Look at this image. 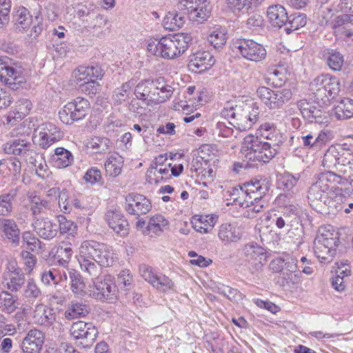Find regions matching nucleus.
Segmentation results:
<instances>
[{"label": "nucleus", "mask_w": 353, "mask_h": 353, "mask_svg": "<svg viewBox=\"0 0 353 353\" xmlns=\"http://www.w3.org/2000/svg\"><path fill=\"white\" fill-rule=\"evenodd\" d=\"M192 40L188 33H179L160 39L150 38L147 41V49L156 57L174 59L187 50Z\"/></svg>", "instance_id": "3"}, {"label": "nucleus", "mask_w": 353, "mask_h": 353, "mask_svg": "<svg viewBox=\"0 0 353 353\" xmlns=\"http://www.w3.org/2000/svg\"><path fill=\"white\" fill-rule=\"evenodd\" d=\"M214 57L208 51H196L189 57L188 68L195 73H201L210 68L214 63Z\"/></svg>", "instance_id": "22"}, {"label": "nucleus", "mask_w": 353, "mask_h": 353, "mask_svg": "<svg viewBox=\"0 0 353 353\" xmlns=\"http://www.w3.org/2000/svg\"><path fill=\"white\" fill-rule=\"evenodd\" d=\"M77 259L82 271L90 276H97L101 271V266H110L114 261L113 252L106 245L93 240L81 243Z\"/></svg>", "instance_id": "2"}, {"label": "nucleus", "mask_w": 353, "mask_h": 353, "mask_svg": "<svg viewBox=\"0 0 353 353\" xmlns=\"http://www.w3.org/2000/svg\"><path fill=\"white\" fill-rule=\"evenodd\" d=\"M21 257L25 266V271L28 274H31L37 262V257L27 250L21 251Z\"/></svg>", "instance_id": "63"}, {"label": "nucleus", "mask_w": 353, "mask_h": 353, "mask_svg": "<svg viewBox=\"0 0 353 353\" xmlns=\"http://www.w3.org/2000/svg\"><path fill=\"white\" fill-rule=\"evenodd\" d=\"M34 232L45 240H51L58 232V227L55 223L48 218L37 219L32 223Z\"/></svg>", "instance_id": "25"}, {"label": "nucleus", "mask_w": 353, "mask_h": 353, "mask_svg": "<svg viewBox=\"0 0 353 353\" xmlns=\"http://www.w3.org/2000/svg\"><path fill=\"white\" fill-rule=\"evenodd\" d=\"M297 107L303 117L310 122L314 120L316 122H321L319 117H321V110L312 105L307 100L302 99L297 102Z\"/></svg>", "instance_id": "40"}, {"label": "nucleus", "mask_w": 353, "mask_h": 353, "mask_svg": "<svg viewBox=\"0 0 353 353\" xmlns=\"http://www.w3.org/2000/svg\"><path fill=\"white\" fill-rule=\"evenodd\" d=\"M123 163V158L118 153L110 154L105 163L106 174L112 177L119 176L121 172Z\"/></svg>", "instance_id": "36"}, {"label": "nucleus", "mask_w": 353, "mask_h": 353, "mask_svg": "<svg viewBox=\"0 0 353 353\" xmlns=\"http://www.w3.org/2000/svg\"><path fill=\"white\" fill-rule=\"evenodd\" d=\"M228 8L236 12H248L252 7V0H225Z\"/></svg>", "instance_id": "57"}, {"label": "nucleus", "mask_w": 353, "mask_h": 353, "mask_svg": "<svg viewBox=\"0 0 353 353\" xmlns=\"http://www.w3.org/2000/svg\"><path fill=\"white\" fill-rule=\"evenodd\" d=\"M25 282V276L15 261L8 263L3 274L2 283L11 291H17Z\"/></svg>", "instance_id": "19"}, {"label": "nucleus", "mask_w": 353, "mask_h": 353, "mask_svg": "<svg viewBox=\"0 0 353 353\" xmlns=\"http://www.w3.org/2000/svg\"><path fill=\"white\" fill-rule=\"evenodd\" d=\"M73 254L71 245L69 243L62 242L58 247L57 256L59 259V263L62 265H65L69 262Z\"/></svg>", "instance_id": "54"}, {"label": "nucleus", "mask_w": 353, "mask_h": 353, "mask_svg": "<svg viewBox=\"0 0 353 353\" xmlns=\"http://www.w3.org/2000/svg\"><path fill=\"white\" fill-rule=\"evenodd\" d=\"M171 163L168 165L154 167L152 171V168H149L147 176L150 180H154L156 183L159 182L160 180L167 179L170 176Z\"/></svg>", "instance_id": "50"}, {"label": "nucleus", "mask_w": 353, "mask_h": 353, "mask_svg": "<svg viewBox=\"0 0 353 353\" xmlns=\"http://www.w3.org/2000/svg\"><path fill=\"white\" fill-rule=\"evenodd\" d=\"M94 276L92 283L88 285L89 295L97 300L112 302L117 298V287L110 274Z\"/></svg>", "instance_id": "8"}, {"label": "nucleus", "mask_w": 353, "mask_h": 353, "mask_svg": "<svg viewBox=\"0 0 353 353\" xmlns=\"http://www.w3.org/2000/svg\"><path fill=\"white\" fill-rule=\"evenodd\" d=\"M53 166L62 169L72 165L74 161L72 154L67 149L59 147L54 149L50 157Z\"/></svg>", "instance_id": "31"}, {"label": "nucleus", "mask_w": 353, "mask_h": 353, "mask_svg": "<svg viewBox=\"0 0 353 353\" xmlns=\"http://www.w3.org/2000/svg\"><path fill=\"white\" fill-rule=\"evenodd\" d=\"M71 336L75 340H80L83 347H90L97 334L95 327L90 323L82 321L73 323L70 329Z\"/></svg>", "instance_id": "18"}, {"label": "nucleus", "mask_w": 353, "mask_h": 353, "mask_svg": "<svg viewBox=\"0 0 353 353\" xmlns=\"http://www.w3.org/2000/svg\"><path fill=\"white\" fill-rule=\"evenodd\" d=\"M223 117L230 119V124L240 131L250 129L259 118L260 110L256 103L252 100L239 101L237 104L227 103L221 112Z\"/></svg>", "instance_id": "4"}, {"label": "nucleus", "mask_w": 353, "mask_h": 353, "mask_svg": "<svg viewBox=\"0 0 353 353\" xmlns=\"http://www.w3.org/2000/svg\"><path fill=\"white\" fill-rule=\"evenodd\" d=\"M299 178V174L294 175L290 172H285L279 177V186L284 190H291L296 185Z\"/></svg>", "instance_id": "52"}, {"label": "nucleus", "mask_w": 353, "mask_h": 353, "mask_svg": "<svg viewBox=\"0 0 353 353\" xmlns=\"http://www.w3.org/2000/svg\"><path fill=\"white\" fill-rule=\"evenodd\" d=\"M90 312L89 306L83 301H72L66 306L64 317L72 320L85 316Z\"/></svg>", "instance_id": "30"}, {"label": "nucleus", "mask_w": 353, "mask_h": 353, "mask_svg": "<svg viewBox=\"0 0 353 353\" xmlns=\"http://www.w3.org/2000/svg\"><path fill=\"white\" fill-rule=\"evenodd\" d=\"M18 28L25 30L28 28L32 23V17L27 8L25 7H19L15 11L14 15Z\"/></svg>", "instance_id": "47"}, {"label": "nucleus", "mask_w": 353, "mask_h": 353, "mask_svg": "<svg viewBox=\"0 0 353 353\" xmlns=\"http://www.w3.org/2000/svg\"><path fill=\"white\" fill-rule=\"evenodd\" d=\"M344 165H341L340 172L343 173L342 177L346 178V183L348 181H353V153L350 150V157H347Z\"/></svg>", "instance_id": "61"}, {"label": "nucleus", "mask_w": 353, "mask_h": 353, "mask_svg": "<svg viewBox=\"0 0 353 353\" xmlns=\"http://www.w3.org/2000/svg\"><path fill=\"white\" fill-rule=\"evenodd\" d=\"M22 241L27 245L28 248L32 251H36L41 248V241L30 232L23 233Z\"/></svg>", "instance_id": "62"}, {"label": "nucleus", "mask_w": 353, "mask_h": 353, "mask_svg": "<svg viewBox=\"0 0 353 353\" xmlns=\"http://www.w3.org/2000/svg\"><path fill=\"white\" fill-rule=\"evenodd\" d=\"M226 34L225 28L219 26L213 27L209 30L208 41L214 48L219 49L225 45Z\"/></svg>", "instance_id": "41"}, {"label": "nucleus", "mask_w": 353, "mask_h": 353, "mask_svg": "<svg viewBox=\"0 0 353 353\" xmlns=\"http://www.w3.org/2000/svg\"><path fill=\"white\" fill-rule=\"evenodd\" d=\"M242 256L252 273L259 271L266 262L265 250L255 243L245 245Z\"/></svg>", "instance_id": "16"}, {"label": "nucleus", "mask_w": 353, "mask_h": 353, "mask_svg": "<svg viewBox=\"0 0 353 353\" xmlns=\"http://www.w3.org/2000/svg\"><path fill=\"white\" fill-rule=\"evenodd\" d=\"M306 17L305 14L291 15L288 17V22L285 24V32L290 34L293 31L303 27L306 24Z\"/></svg>", "instance_id": "53"}, {"label": "nucleus", "mask_w": 353, "mask_h": 353, "mask_svg": "<svg viewBox=\"0 0 353 353\" xmlns=\"http://www.w3.org/2000/svg\"><path fill=\"white\" fill-rule=\"evenodd\" d=\"M218 236L225 243L236 242L241 237L240 228L234 223H223L219 230Z\"/></svg>", "instance_id": "32"}, {"label": "nucleus", "mask_w": 353, "mask_h": 353, "mask_svg": "<svg viewBox=\"0 0 353 353\" xmlns=\"http://www.w3.org/2000/svg\"><path fill=\"white\" fill-rule=\"evenodd\" d=\"M17 189L13 188L8 192L0 195V215L7 216L13 209V201L17 195Z\"/></svg>", "instance_id": "42"}, {"label": "nucleus", "mask_w": 353, "mask_h": 353, "mask_svg": "<svg viewBox=\"0 0 353 353\" xmlns=\"http://www.w3.org/2000/svg\"><path fill=\"white\" fill-rule=\"evenodd\" d=\"M301 146L306 149L317 150L316 142V134L312 132L304 133L298 137Z\"/></svg>", "instance_id": "64"}, {"label": "nucleus", "mask_w": 353, "mask_h": 353, "mask_svg": "<svg viewBox=\"0 0 353 353\" xmlns=\"http://www.w3.org/2000/svg\"><path fill=\"white\" fill-rule=\"evenodd\" d=\"M105 220L109 227L118 235L125 236L128 234V223L121 212L108 211Z\"/></svg>", "instance_id": "26"}, {"label": "nucleus", "mask_w": 353, "mask_h": 353, "mask_svg": "<svg viewBox=\"0 0 353 353\" xmlns=\"http://www.w3.org/2000/svg\"><path fill=\"white\" fill-rule=\"evenodd\" d=\"M41 294L40 288L33 279H29L23 290V295L28 299H36Z\"/></svg>", "instance_id": "60"}, {"label": "nucleus", "mask_w": 353, "mask_h": 353, "mask_svg": "<svg viewBox=\"0 0 353 353\" xmlns=\"http://www.w3.org/2000/svg\"><path fill=\"white\" fill-rule=\"evenodd\" d=\"M327 63L333 71H340L344 63L343 55L336 50L327 49L325 52Z\"/></svg>", "instance_id": "45"}, {"label": "nucleus", "mask_w": 353, "mask_h": 353, "mask_svg": "<svg viewBox=\"0 0 353 353\" xmlns=\"http://www.w3.org/2000/svg\"><path fill=\"white\" fill-rule=\"evenodd\" d=\"M334 196L332 191H328L325 186L314 183L310 188L307 198L313 208L321 211L324 206L327 207L328 210L335 206L336 199Z\"/></svg>", "instance_id": "11"}, {"label": "nucleus", "mask_w": 353, "mask_h": 353, "mask_svg": "<svg viewBox=\"0 0 353 353\" xmlns=\"http://www.w3.org/2000/svg\"><path fill=\"white\" fill-rule=\"evenodd\" d=\"M179 8L184 11L190 21L197 23H202L210 14L209 3L206 0L190 1L188 3H179Z\"/></svg>", "instance_id": "15"}, {"label": "nucleus", "mask_w": 353, "mask_h": 353, "mask_svg": "<svg viewBox=\"0 0 353 353\" xmlns=\"http://www.w3.org/2000/svg\"><path fill=\"white\" fill-rule=\"evenodd\" d=\"M337 120H345L353 117V100L349 98L341 99L332 110Z\"/></svg>", "instance_id": "34"}, {"label": "nucleus", "mask_w": 353, "mask_h": 353, "mask_svg": "<svg viewBox=\"0 0 353 353\" xmlns=\"http://www.w3.org/2000/svg\"><path fill=\"white\" fill-rule=\"evenodd\" d=\"M346 178L347 177H342L341 175L337 174L333 172L328 171L321 173L315 183L325 186L328 191H332V189L337 184L345 185Z\"/></svg>", "instance_id": "33"}, {"label": "nucleus", "mask_w": 353, "mask_h": 353, "mask_svg": "<svg viewBox=\"0 0 353 353\" xmlns=\"http://www.w3.org/2000/svg\"><path fill=\"white\" fill-rule=\"evenodd\" d=\"M125 201V209L130 214L139 216L147 214L152 208L150 201L143 194L130 193Z\"/></svg>", "instance_id": "20"}, {"label": "nucleus", "mask_w": 353, "mask_h": 353, "mask_svg": "<svg viewBox=\"0 0 353 353\" xmlns=\"http://www.w3.org/2000/svg\"><path fill=\"white\" fill-rule=\"evenodd\" d=\"M278 145L263 141L259 137L249 135L244 138L241 150V158L246 165L252 166L256 162H268L276 154Z\"/></svg>", "instance_id": "6"}, {"label": "nucleus", "mask_w": 353, "mask_h": 353, "mask_svg": "<svg viewBox=\"0 0 353 353\" xmlns=\"http://www.w3.org/2000/svg\"><path fill=\"white\" fill-rule=\"evenodd\" d=\"M132 83L126 82L114 91L112 99L115 103L121 104L129 99L131 94Z\"/></svg>", "instance_id": "51"}, {"label": "nucleus", "mask_w": 353, "mask_h": 353, "mask_svg": "<svg viewBox=\"0 0 353 353\" xmlns=\"http://www.w3.org/2000/svg\"><path fill=\"white\" fill-rule=\"evenodd\" d=\"M45 341V334L37 329L28 331L21 347L23 353H41Z\"/></svg>", "instance_id": "23"}, {"label": "nucleus", "mask_w": 353, "mask_h": 353, "mask_svg": "<svg viewBox=\"0 0 353 353\" xmlns=\"http://www.w3.org/2000/svg\"><path fill=\"white\" fill-rule=\"evenodd\" d=\"M215 219L212 215H198L195 216L192 223L194 229L201 234L210 232L214 226Z\"/></svg>", "instance_id": "39"}, {"label": "nucleus", "mask_w": 353, "mask_h": 353, "mask_svg": "<svg viewBox=\"0 0 353 353\" xmlns=\"http://www.w3.org/2000/svg\"><path fill=\"white\" fill-rule=\"evenodd\" d=\"M110 144V140L106 137H94L88 141L86 147L93 153H105Z\"/></svg>", "instance_id": "44"}, {"label": "nucleus", "mask_w": 353, "mask_h": 353, "mask_svg": "<svg viewBox=\"0 0 353 353\" xmlns=\"http://www.w3.org/2000/svg\"><path fill=\"white\" fill-rule=\"evenodd\" d=\"M173 91V88L163 78L159 77L140 81L136 85L134 93L143 104L152 106L169 99Z\"/></svg>", "instance_id": "5"}, {"label": "nucleus", "mask_w": 353, "mask_h": 353, "mask_svg": "<svg viewBox=\"0 0 353 353\" xmlns=\"http://www.w3.org/2000/svg\"><path fill=\"white\" fill-rule=\"evenodd\" d=\"M270 186V181L267 178H253L228 191L230 198L227 200L230 201L232 205L247 208L245 216L253 218L263 210L266 203L263 197L268 192Z\"/></svg>", "instance_id": "1"}, {"label": "nucleus", "mask_w": 353, "mask_h": 353, "mask_svg": "<svg viewBox=\"0 0 353 353\" xmlns=\"http://www.w3.org/2000/svg\"><path fill=\"white\" fill-rule=\"evenodd\" d=\"M30 144L23 139H14L7 143L4 150L6 153L24 157L30 150Z\"/></svg>", "instance_id": "43"}, {"label": "nucleus", "mask_w": 353, "mask_h": 353, "mask_svg": "<svg viewBox=\"0 0 353 353\" xmlns=\"http://www.w3.org/2000/svg\"><path fill=\"white\" fill-rule=\"evenodd\" d=\"M339 245V233L332 226L321 228L314 241V254L321 263H329L335 256Z\"/></svg>", "instance_id": "7"}, {"label": "nucleus", "mask_w": 353, "mask_h": 353, "mask_svg": "<svg viewBox=\"0 0 353 353\" xmlns=\"http://www.w3.org/2000/svg\"><path fill=\"white\" fill-rule=\"evenodd\" d=\"M22 73L21 67L17 63H12L8 58H0V81L11 89H17V85L25 81Z\"/></svg>", "instance_id": "12"}, {"label": "nucleus", "mask_w": 353, "mask_h": 353, "mask_svg": "<svg viewBox=\"0 0 353 353\" xmlns=\"http://www.w3.org/2000/svg\"><path fill=\"white\" fill-rule=\"evenodd\" d=\"M63 137V133L54 124L46 123L40 125L34 131L32 140L41 148L46 149Z\"/></svg>", "instance_id": "13"}, {"label": "nucleus", "mask_w": 353, "mask_h": 353, "mask_svg": "<svg viewBox=\"0 0 353 353\" xmlns=\"http://www.w3.org/2000/svg\"><path fill=\"white\" fill-rule=\"evenodd\" d=\"M168 221L161 214L152 216L149 221L145 233L153 236H159L168 228Z\"/></svg>", "instance_id": "37"}, {"label": "nucleus", "mask_w": 353, "mask_h": 353, "mask_svg": "<svg viewBox=\"0 0 353 353\" xmlns=\"http://www.w3.org/2000/svg\"><path fill=\"white\" fill-rule=\"evenodd\" d=\"M33 319L36 324L44 327H51L55 323L56 316L52 309L39 304L35 307Z\"/></svg>", "instance_id": "27"}, {"label": "nucleus", "mask_w": 353, "mask_h": 353, "mask_svg": "<svg viewBox=\"0 0 353 353\" xmlns=\"http://www.w3.org/2000/svg\"><path fill=\"white\" fill-rule=\"evenodd\" d=\"M352 12V14H343L335 18L332 28L336 33L342 31L349 24H353V11Z\"/></svg>", "instance_id": "55"}, {"label": "nucleus", "mask_w": 353, "mask_h": 353, "mask_svg": "<svg viewBox=\"0 0 353 353\" xmlns=\"http://www.w3.org/2000/svg\"><path fill=\"white\" fill-rule=\"evenodd\" d=\"M234 47L243 58L250 61L260 62L267 55L265 47L252 39H239L234 43Z\"/></svg>", "instance_id": "14"}, {"label": "nucleus", "mask_w": 353, "mask_h": 353, "mask_svg": "<svg viewBox=\"0 0 353 353\" xmlns=\"http://www.w3.org/2000/svg\"><path fill=\"white\" fill-rule=\"evenodd\" d=\"M0 230L12 243H19L20 230L13 219H0Z\"/></svg>", "instance_id": "35"}, {"label": "nucleus", "mask_w": 353, "mask_h": 353, "mask_svg": "<svg viewBox=\"0 0 353 353\" xmlns=\"http://www.w3.org/2000/svg\"><path fill=\"white\" fill-rule=\"evenodd\" d=\"M103 70L99 65L79 66L72 72V78L77 84H85L92 78L100 79L103 77Z\"/></svg>", "instance_id": "24"}, {"label": "nucleus", "mask_w": 353, "mask_h": 353, "mask_svg": "<svg viewBox=\"0 0 353 353\" xmlns=\"http://www.w3.org/2000/svg\"><path fill=\"white\" fill-rule=\"evenodd\" d=\"M185 14L181 12H169L163 18L162 25L165 30L174 31L181 28L185 21Z\"/></svg>", "instance_id": "38"}, {"label": "nucleus", "mask_w": 353, "mask_h": 353, "mask_svg": "<svg viewBox=\"0 0 353 353\" xmlns=\"http://www.w3.org/2000/svg\"><path fill=\"white\" fill-rule=\"evenodd\" d=\"M256 133L261 138L270 141L269 143L274 145L279 146L283 142L281 134L274 123L265 122L262 123Z\"/></svg>", "instance_id": "28"}, {"label": "nucleus", "mask_w": 353, "mask_h": 353, "mask_svg": "<svg viewBox=\"0 0 353 353\" xmlns=\"http://www.w3.org/2000/svg\"><path fill=\"white\" fill-rule=\"evenodd\" d=\"M256 95L270 110L281 108L292 98V92L289 88L272 90L265 86H260L256 90Z\"/></svg>", "instance_id": "9"}, {"label": "nucleus", "mask_w": 353, "mask_h": 353, "mask_svg": "<svg viewBox=\"0 0 353 353\" xmlns=\"http://www.w3.org/2000/svg\"><path fill=\"white\" fill-rule=\"evenodd\" d=\"M267 17L270 23L274 28H280L285 26L288 20V13L285 8L279 4L268 7Z\"/></svg>", "instance_id": "29"}, {"label": "nucleus", "mask_w": 353, "mask_h": 353, "mask_svg": "<svg viewBox=\"0 0 353 353\" xmlns=\"http://www.w3.org/2000/svg\"><path fill=\"white\" fill-rule=\"evenodd\" d=\"M282 260L284 261V268H285L286 271L290 272L289 274L288 272H284V278L287 280L288 282H293L292 274L297 270L298 261L296 257L291 255L287 256L285 259H282Z\"/></svg>", "instance_id": "59"}, {"label": "nucleus", "mask_w": 353, "mask_h": 353, "mask_svg": "<svg viewBox=\"0 0 353 353\" xmlns=\"http://www.w3.org/2000/svg\"><path fill=\"white\" fill-rule=\"evenodd\" d=\"M140 272L141 276L158 290L163 292L175 291L174 282L167 276L154 272L152 268L146 265L141 266Z\"/></svg>", "instance_id": "17"}, {"label": "nucleus", "mask_w": 353, "mask_h": 353, "mask_svg": "<svg viewBox=\"0 0 353 353\" xmlns=\"http://www.w3.org/2000/svg\"><path fill=\"white\" fill-rule=\"evenodd\" d=\"M57 220L59 222V232L61 234H68L73 235L76 232L77 225L71 220L67 219L65 216L63 215H59Z\"/></svg>", "instance_id": "56"}, {"label": "nucleus", "mask_w": 353, "mask_h": 353, "mask_svg": "<svg viewBox=\"0 0 353 353\" xmlns=\"http://www.w3.org/2000/svg\"><path fill=\"white\" fill-rule=\"evenodd\" d=\"M347 157H350V150L342 145H331L324 154L322 164L328 169L340 167L346 162Z\"/></svg>", "instance_id": "21"}, {"label": "nucleus", "mask_w": 353, "mask_h": 353, "mask_svg": "<svg viewBox=\"0 0 353 353\" xmlns=\"http://www.w3.org/2000/svg\"><path fill=\"white\" fill-rule=\"evenodd\" d=\"M70 277L71 279V290L72 292L77 296H83L85 294H89L88 288L85 290V283L81 279L79 274L70 271Z\"/></svg>", "instance_id": "46"}, {"label": "nucleus", "mask_w": 353, "mask_h": 353, "mask_svg": "<svg viewBox=\"0 0 353 353\" xmlns=\"http://www.w3.org/2000/svg\"><path fill=\"white\" fill-rule=\"evenodd\" d=\"M327 75H320L316 77L310 85V89L316 98L323 100L325 98V87Z\"/></svg>", "instance_id": "49"}, {"label": "nucleus", "mask_w": 353, "mask_h": 353, "mask_svg": "<svg viewBox=\"0 0 353 353\" xmlns=\"http://www.w3.org/2000/svg\"><path fill=\"white\" fill-rule=\"evenodd\" d=\"M17 308V301L10 293L5 291L0 293V309L2 311L10 314Z\"/></svg>", "instance_id": "48"}, {"label": "nucleus", "mask_w": 353, "mask_h": 353, "mask_svg": "<svg viewBox=\"0 0 353 353\" xmlns=\"http://www.w3.org/2000/svg\"><path fill=\"white\" fill-rule=\"evenodd\" d=\"M327 82H326L325 87V98L330 97H334L340 91V82L335 77H330L327 75Z\"/></svg>", "instance_id": "58"}, {"label": "nucleus", "mask_w": 353, "mask_h": 353, "mask_svg": "<svg viewBox=\"0 0 353 353\" xmlns=\"http://www.w3.org/2000/svg\"><path fill=\"white\" fill-rule=\"evenodd\" d=\"M90 110L89 101L82 97H77L65 104L59 112L61 121L65 124H72L83 119Z\"/></svg>", "instance_id": "10"}]
</instances>
